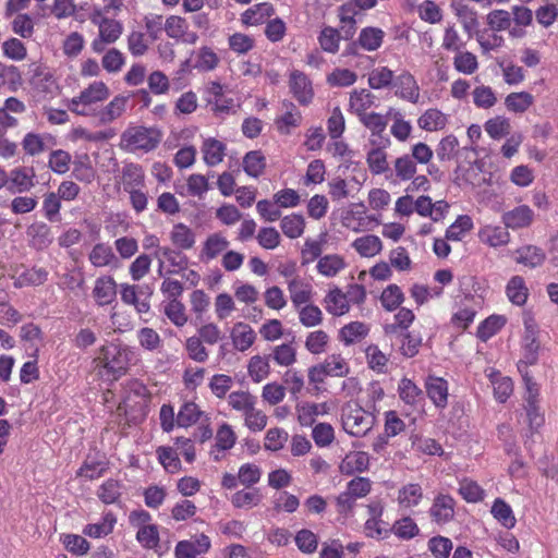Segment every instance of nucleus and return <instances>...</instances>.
Instances as JSON below:
<instances>
[{
	"instance_id": "obj_47",
	"label": "nucleus",
	"mask_w": 558,
	"mask_h": 558,
	"mask_svg": "<svg viewBox=\"0 0 558 558\" xmlns=\"http://www.w3.org/2000/svg\"><path fill=\"white\" fill-rule=\"evenodd\" d=\"M156 457L167 473L177 474L182 470L179 452L174 447L159 446L156 449Z\"/></svg>"
},
{
	"instance_id": "obj_53",
	"label": "nucleus",
	"mask_w": 558,
	"mask_h": 558,
	"mask_svg": "<svg viewBox=\"0 0 558 558\" xmlns=\"http://www.w3.org/2000/svg\"><path fill=\"white\" fill-rule=\"evenodd\" d=\"M219 62V56L213 48L208 46H203L194 52L193 68L197 69L198 71H213L218 66Z\"/></svg>"
},
{
	"instance_id": "obj_51",
	"label": "nucleus",
	"mask_w": 558,
	"mask_h": 558,
	"mask_svg": "<svg viewBox=\"0 0 558 558\" xmlns=\"http://www.w3.org/2000/svg\"><path fill=\"white\" fill-rule=\"evenodd\" d=\"M506 294L512 304L524 305L529 298V289L524 278L521 276L511 277L506 287Z\"/></svg>"
},
{
	"instance_id": "obj_60",
	"label": "nucleus",
	"mask_w": 558,
	"mask_h": 558,
	"mask_svg": "<svg viewBox=\"0 0 558 558\" xmlns=\"http://www.w3.org/2000/svg\"><path fill=\"white\" fill-rule=\"evenodd\" d=\"M230 500L234 508L252 509L262 502L263 495L257 488L241 489L235 492Z\"/></svg>"
},
{
	"instance_id": "obj_5",
	"label": "nucleus",
	"mask_w": 558,
	"mask_h": 558,
	"mask_svg": "<svg viewBox=\"0 0 558 558\" xmlns=\"http://www.w3.org/2000/svg\"><path fill=\"white\" fill-rule=\"evenodd\" d=\"M340 221L342 227L355 232H368L381 223L380 215L369 214L362 202L349 204L342 211Z\"/></svg>"
},
{
	"instance_id": "obj_58",
	"label": "nucleus",
	"mask_w": 558,
	"mask_h": 558,
	"mask_svg": "<svg viewBox=\"0 0 558 558\" xmlns=\"http://www.w3.org/2000/svg\"><path fill=\"white\" fill-rule=\"evenodd\" d=\"M451 8L466 33H471L477 27V12L473 8L462 2H454L451 4Z\"/></svg>"
},
{
	"instance_id": "obj_36",
	"label": "nucleus",
	"mask_w": 558,
	"mask_h": 558,
	"mask_svg": "<svg viewBox=\"0 0 558 558\" xmlns=\"http://www.w3.org/2000/svg\"><path fill=\"white\" fill-rule=\"evenodd\" d=\"M448 124V116L437 108L425 110L417 119L420 129L427 132L441 131Z\"/></svg>"
},
{
	"instance_id": "obj_62",
	"label": "nucleus",
	"mask_w": 558,
	"mask_h": 558,
	"mask_svg": "<svg viewBox=\"0 0 558 558\" xmlns=\"http://www.w3.org/2000/svg\"><path fill=\"white\" fill-rule=\"evenodd\" d=\"M323 364L329 377H347L350 374V364L341 353L327 355Z\"/></svg>"
},
{
	"instance_id": "obj_35",
	"label": "nucleus",
	"mask_w": 558,
	"mask_h": 558,
	"mask_svg": "<svg viewBox=\"0 0 558 558\" xmlns=\"http://www.w3.org/2000/svg\"><path fill=\"white\" fill-rule=\"evenodd\" d=\"M352 248L361 256L371 258L383 251V241L375 234H365L356 238L351 243Z\"/></svg>"
},
{
	"instance_id": "obj_46",
	"label": "nucleus",
	"mask_w": 558,
	"mask_h": 558,
	"mask_svg": "<svg viewBox=\"0 0 558 558\" xmlns=\"http://www.w3.org/2000/svg\"><path fill=\"white\" fill-rule=\"evenodd\" d=\"M73 163L72 175L80 182L92 183L96 177V170L93 167L90 157L84 153L75 156Z\"/></svg>"
},
{
	"instance_id": "obj_54",
	"label": "nucleus",
	"mask_w": 558,
	"mask_h": 558,
	"mask_svg": "<svg viewBox=\"0 0 558 558\" xmlns=\"http://www.w3.org/2000/svg\"><path fill=\"white\" fill-rule=\"evenodd\" d=\"M162 312L175 326L183 327L189 320L185 305L180 300L162 301Z\"/></svg>"
},
{
	"instance_id": "obj_18",
	"label": "nucleus",
	"mask_w": 558,
	"mask_h": 558,
	"mask_svg": "<svg viewBox=\"0 0 558 558\" xmlns=\"http://www.w3.org/2000/svg\"><path fill=\"white\" fill-rule=\"evenodd\" d=\"M89 263L96 268L108 267L110 269H118L121 266L119 257L113 252V248L108 243L95 244L88 253Z\"/></svg>"
},
{
	"instance_id": "obj_48",
	"label": "nucleus",
	"mask_w": 558,
	"mask_h": 558,
	"mask_svg": "<svg viewBox=\"0 0 558 558\" xmlns=\"http://www.w3.org/2000/svg\"><path fill=\"white\" fill-rule=\"evenodd\" d=\"M369 332V327L362 322H351L339 330V340L344 345H351L363 340Z\"/></svg>"
},
{
	"instance_id": "obj_3",
	"label": "nucleus",
	"mask_w": 558,
	"mask_h": 558,
	"mask_svg": "<svg viewBox=\"0 0 558 558\" xmlns=\"http://www.w3.org/2000/svg\"><path fill=\"white\" fill-rule=\"evenodd\" d=\"M109 96L108 85L102 81H94L68 101V109L78 116H90Z\"/></svg>"
},
{
	"instance_id": "obj_40",
	"label": "nucleus",
	"mask_w": 558,
	"mask_h": 558,
	"mask_svg": "<svg viewBox=\"0 0 558 558\" xmlns=\"http://www.w3.org/2000/svg\"><path fill=\"white\" fill-rule=\"evenodd\" d=\"M423 496V488L420 484L408 483L399 488L397 502L402 509H411L420 505Z\"/></svg>"
},
{
	"instance_id": "obj_59",
	"label": "nucleus",
	"mask_w": 558,
	"mask_h": 558,
	"mask_svg": "<svg viewBox=\"0 0 558 558\" xmlns=\"http://www.w3.org/2000/svg\"><path fill=\"white\" fill-rule=\"evenodd\" d=\"M452 63L454 70L464 75L474 74L480 66L476 54L465 49L454 53Z\"/></svg>"
},
{
	"instance_id": "obj_24",
	"label": "nucleus",
	"mask_w": 558,
	"mask_h": 558,
	"mask_svg": "<svg viewBox=\"0 0 558 558\" xmlns=\"http://www.w3.org/2000/svg\"><path fill=\"white\" fill-rule=\"evenodd\" d=\"M366 163L369 172L374 175L387 173L390 168L386 146L376 145L375 142L372 141L371 147L366 151Z\"/></svg>"
},
{
	"instance_id": "obj_28",
	"label": "nucleus",
	"mask_w": 558,
	"mask_h": 558,
	"mask_svg": "<svg viewBox=\"0 0 558 558\" xmlns=\"http://www.w3.org/2000/svg\"><path fill=\"white\" fill-rule=\"evenodd\" d=\"M501 219L508 229L527 228L534 220V211L527 205H520L506 211Z\"/></svg>"
},
{
	"instance_id": "obj_33",
	"label": "nucleus",
	"mask_w": 558,
	"mask_h": 558,
	"mask_svg": "<svg viewBox=\"0 0 558 558\" xmlns=\"http://www.w3.org/2000/svg\"><path fill=\"white\" fill-rule=\"evenodd\" d=\"M376 100V96L368 89H354L350 94L349 109L357 118L366 114Z\"/></svg>"
},
{
	"instance_id": "obj_20",
	"label": "nucleus",
	"mask_w": 558,
	"mask_h": 558,
	"mask_svg": "<svg viewBox=\"0 0 558 558\" xmlns=\"http://www.w3.org/2000/svg\"><path fill=\"white\" fill-rule=\"evenodd\" d=\"M477 236L481 243L493 248L506 246L511 239L508 228L494 225H485L478 229Z\"/></svg>"
},
{
	"instance_id": "obj_49",
	"label": "nucleus",
	"mask_w": 558,
	"mask_h": 558,
	"mask_svg": "<svg viewBox=\"0 0 558 558\" xmlns=\"http://www.w3.org/2000/svg\"><path fill=\"white\" fill-rule=\"evenodd\" d=\"M298 421L302 426H311L316 417L327 412L326 403L301 402L295 408Z\"/></svg>"
},
{
	"instance_id": "obj_41",
	"label": "nucleus",
	"mask_w": 558,
	"mask_h": 558,
	"mask_svg": "<svg viewBox=\"0 0 558 558\" xmlns=\"http://www.w3.org/2000/svg\"><path fill=\"white\" fill-rule=\"evenodd\" d=\"M116 524V514L112 511H107L102 514L100 522L85 525L83 534L92 538L105 537L112 533Z\"/></svg>"
},
{
	"instance_id": "obj_34",
	"label": "nucleus",
	"mask_w": 558,
	"mask_h": 558,
	"mask_svg": "<svg viewBox=\"0 0 558 558\" xmlns=\"http://www.w3.org/2000/svg\"><path fill=\"white\" fill-rule=\"evenodd\" d=\"M52 140L48 133L27 132L22 141L21 146L26 156L35 157L45 153L48 148L47 141Z\"/></svg>"
},
{
	"instance_id": "obj_29",
	"label": "nucleus",
	"mask_w": 558,
	"mask_h": 558,
	"mask_svg": "<svg viewBox=\"0 0 558 558\" xmlns=\"http://www.w3.org/2000/svg\"><path fill=\"white\" fill-rule=\"evenodd\" d=\"M425 389L428 398L439 409L448 404V383L441 377L428 376L425 380Z\"/></svg>"
},
{
	"instance_id": "obj_26",
	"label": "nucleus",
	"mask_w": 558,
	"mask_h": 558,
	"mask_svg": "<svg viewBox=\"0 0 558 558\" xmlns=\"http://www.w3.org/2000/svg\"><path fill=\"white\" fill-rule=\"evenodd\" d=\"M371 464L369 454L365 451H350L341 460L339 471L343 475H353L368 471Z\"/></svg>"
},
{
	"instance_id": "obj_32",
	"label": "nucleus",
	"mask_w": 558,
	"mask_h": 558,
	"mask_svg": "<svg viewBox=\"0 0 558 558\" xmlns=\"http://www.w3.org/2000/svg\"><path fill=\"white\" fill-rule=\"evenodd\" d=\"M416 172V162L409 154H403L393 160L391 173L387 175V178H393L395 181L399 182H407L410 181Z\"/></svg>"
},
{
	"instance_id": "obj_64",
	"label": "nucleus",
	"mask_w": 558,
	"mask_h": 558,
	"mask_svg": "<svg viewBox=\"0 0 558 558\" xmlns=\"http://www.w3.org/2000/svg\"><path fill=\"white\" fill-rule=\"evenodd\" d=\"M329 343V335L325 330L318 329L306 336L304 347L310 353L319 355L327 351Z\"/></svg>"
},
{
	"instance_id": "obj_56",
	"label": "nucleus",
	"mask_w": 558,
	"mask_h": 558,
	"mask_svg": "<svg viewBox=\"0 0 558 558\" xmlns=\"http://www.w3.org/2000/svg\"><path fill=\"white\" fill-rule=\"evenodd\" d=\"M136 338L140 347L145 351L160 352L163 348V340L154 328H140L137 330Z\"/></svg>"
},
{
	"instance_id": "obj_11",
	"label": "nucleus",
	"mask_w": 558,
	"mask_h": 558,
	"mask_svg": "<svg viewBox=\"0 0 558 558\" xmlns=\"http://www.w3.org/2000/svg\"><path fill=\"white\" fill-rule=\"evenodd\" d=\"M165 32L168 37L187 45H194L198 40V35L190 29L186 19L180 15H170L166 19Z\"/></svg>"
},
{
	"instance_id": "obj_2",
	"label": "nucleus",
	"mask_w": 558,
	"mask_h": 558,
	"mask_svg": "<svg viewBox=\"0 0 558 558\" xmlns=\"http://www.w3.org/2000/svg\"><path fill=\"white\" fill-rule=\"evenodd\" d=\"M161 140L162 132L156 126L130 125L121 134L120 146L132 154H146L155 150Z\"/></svg>"
},
{
	"instance_id": "obj_42",
	"label": "nucleus",
	"mask_w": 558,
	"mask_h": 558,
	"mask_svg": "<svg viewBox=\"0 0 558 558\" xmlns=\"http://www.w3.org/2000/svg\"><path fill=\"white\" fill-rule=\"evenodd\" d=\"M324 305L326 311L333 316H341L350 311L348 296L339 288H333L326 294Z\"/></svg>"
},
{
	"instance_id": "obj_39",
	"label": "nucleus",
	"mask_w": 558,
	"mask_h": 558,
	"mask_svg": "<svg viewBox=\"0 0 558 558\" xmlns=\"http://www.w3.org/2000/svg\"><path fill=\"white\" fill-rule=\"evenodd\" d=\"M201 149L204 162L209 167H215L222 162L227 146L221 141L210 137L203 142Z\"/></svg>"
},
{
	"instance_id": "obj_37",
	"label": "nucleus",
	"mask_w": 558,
	"mask_h": 558,
	"mask_svg": "<svg viewBox=\"0 0 558 558\" xmlns=\"http://www.w3.org/2000/svg\"><path fill=\"white\" fill-rule=\"evenodd\" d=\"M345 267V259L339 254L324 255L316 264L317 272L326 278H333L338 276Z\"/></svg>"
},
{
	"instance_id": "obj_9",
	"label": "nucleus",
	"mask_w": 558,
	"mask_h": 558,
	"mask_svg": "<svg viewBox=\"0 0 558 558\" xmlns=\"http://www.w3.org/2000/svg\"><path fill=\"white\" fill-rule=\"evenodd\" d=\"M36 185V173L33 167L19 166L10 170L8 191L12 194L27 193Z\"/></svg>"
},
{
	"instance_id": "obj_17",
	"label": "nucleus",
	"mask_w": 558,
	"mask_h": 558,
	"mask_svg": "<svg viewBox=\"0 0 558 558\" xmlns=\"http://www.w3.org/2000/svg\"><path fill=\"white\" fill-rule=\"evenodd\" d=\"M142 295L143 290L141 286L130 283L120 284L121 301L126 305L133 306L140 315L147 314L150 311V293H148L146 298H142Z\"/></svg>"
},
{
	"instance_id": "obj_6",
	"label": "nucleus",
	"mask_w": 558,
	"mask_h": 558,
	"mask_svg": "<svg viewBox=\"0 0 558 558\" xmlns=\"http://www.w3.org/2000/svg\"><path fill=\"white\" fill-rule=\"evenodd\" d=\"M90 22L98 27V36L92 41L96 53L105 51L108 45L114 44L123 33V24L114 17L89 15Z\"/></svg>"
},
{
	"instance_id": "obj_23",
	"label": "nucleus",
	"mask_w": 558,
	"mask_h": 558,
	"mask_svg": "<svg viewBox=\"0 0 558 558\" xmlns=\"http://www.w3.org/2000/svg\"><path fill=\"white\" fill-rule=\"evenodd\" d=\"M49 272L43 267H22L13 276L15 288L41 286L48 280Z\"/></svg>"
},
{
	"instance_id": "obj_44",
	"label": "nucleus",
	"mask_w": 558,
	"mask_h": 558,
	"mask_svg": "<svg viewBox=\"0 0 558 558\" xmlns=\"http://www.w3.org/2000/svg\"><path fill=\"white\" fill-rule=\"evenodd\" d=\"M476 41L483 56H490L498 52L505 46V38L497 32L484 29L476 34Z\"/></svg>"
},
{
	"instance_id": "obj_12",
	"label": "nucleus",
	"mask_w": 558,
	"mask_h": 558,
	"mask_svg": "<svg viewBox=\"0 0 558 558\" xmlns=\"http://www.w3.org/2000/svg\"><path fill=\"white\" fill-rule=\"evenodd\" d=\"M289 88L296 101L302 106L312 102L314 90L307 75L299 70H293L289 76Z\"/></svg>"
},
{
	"instance_id": "obj_63",
	"label": "nucleus",
	"mask_w": 558,
	"mask_h": 558,
	"mask_svg": "<svg viewBox=\"0 0 558 558\" xmlns=\"http://www.w3.org/2000/svg\"><path fill=\"white\" fill-rule=\"evenodd\" d=\"M298 312L300 323L306 328H313L322 325L324 320V314L322 310L312 304V302L301 305L300 307H294Z\"/></svg>"
},
{
	"instance_id": "obj_15",
	"label": "nucleus",
	"mask_w": 558,
	"mask_h": 558,
	"mask_svg": "<svg viewBox=\"0 0 558 558\" xmlns=\"http://www.w3.org/2000/svg\"><path fill=\"white\" fill-rule=\"evenodd\" d=\"M117 282L112 276L98 277L92 290V296L98 306L112 304L117 299Z\"/></svg>"
},
{
	"instance_id": "obj_43",
	"label": "nucleus",
	"mask_w": 558,
	"mask_h": 558,
	"mask_svg": "<svg viewBox=\"0 0 558 558\" xmlns=\"http://www.w3.org/2000/svg\"><path fill=\"white\" fill-rule=\"evenodd\" d=\"M387 117L392 121L390 126L391 135L399 142H407L411 137L413 130L410 121L405 120L404 116L393 108L388 110Z\"/></svg>"
},
{
	"instance_id": "obj_38",
	"label": "nucleus",
	"mask_w": 558,
	"mask_h": 558,
	"mask_svg": "<svg viewBox=\"0 0 558 558\" xmlns=\"http://www.w3.org/2000/svg\"><path fill=\"white\" fill-rule=\"evenodd\" d=\"M535 102L534 96L525 90L512 92L505 97V108L514 114L525 113Z\"/></svg>"
},
{
	"instance_id": "obj_8",
	"label": "nucleus",
	"mask_w": 558,
	"mask_h": 558,
	"mask_svg": "<svg viewBox=\"0 0 558 558\" xmlns=\"http://www.w3.org/2000/svg\"><path fill=\"white\" fill-rule=\"evenodd\" d=\"M303 121L299 108L290 100H283L279 113L275 119V126L279 134L290 135L296 130Z\"/></svg>"
},
{
	"instance_id": "obj_19",
	"label": "nucleus",
	"mask_w": 558,
	"mask_h": 558,
	"mask_svg": "<svg viewBox=\"0 0 558 558\" xmlns=\"http://www.w3.org/2000/svg\"><path fill=\"white\" fill-rule=\"evenodd\" d=\"M117 182L122 186L124 192L140 186H145V170L140 163L126 162L123 165Z\"/></svg>"
},
{
	"instance_id": "obj_30",
	"label": "nucleus",
	"mask_w": 558,
	"mask_h": 558,
	"mask_svg": "<svg viewBox=\"0 0 558 558\" xmlns=\"http://www.w3.org/2000/svg\"><path fill=\"white\" fill-rule=\"evenodd\" d=\"M275 15V8L269 2L254 4L241 14V23L245 26H257L266 23Z\"/></svg>"
},
{
	"instance_id": "obj_7",
	"label": "nucleus",
	"mask_w": 558,
	"mask_h": 558,
	"mask_svg": "<svg viewBox=\"0 0 558 558\" xmlns=\"http://www.w3.org/2000/svg\"><path fill=\"white\" fill-rule=\"evenodd\" d=\"M523 325L524 331L521 339V347L523 350L522 362L525 365H533L537 362L538 359V327L535 319L531 315H524Z\"/></svg>"
},
{
	"instance_id": "obj_45",
	"label": "nucleus",
	"mask_w": 558,
	"mask_h": 558,
	"mask_svg": "<svg viewBox=\"0 0 558 558\" xmlns=\"http://www.w3.org/2000/svg\"><path fill=\"white\" fill-rule=\"evenodd\" d=\"M171 243L183 251L191 250L195 242V232L186 225L179 222L175 223L170 231Z\"/></svg>"
},
{
	"instance_id": "obj_10",
	"label": "nucleus",
	"mask_w": 558,
	"mask_h": 558,
	"mask_svg": "<svg viewBox=\"0 0 558 558\" xmlns=\"http://www.w3.org/2000/svg\"><path fill=\"white\" fill-rule=\"evenodd\" d=\"M433 522L444 525L451 522L456 513V500L448 494H437L428 510Z\"/></svg>"
},
{
	"instance_id": "obj_57",
	"label": "nucleus",
	"mask_w": 558,
	"mask_h": 558,
	"mask_svg": "<svg viewBox=\"0 0 558 558\" xmlns=\"http://www.w3.org/2000/svg\"><path fill=\"white\" fill-rule=\"evenodd\" d=\"M490 513L506 529L511 530L517 524V519L512 508L501 498H496L493 502Z\"/></svg>"
},
{
	"instance_id": "obj_61",
	"label": "nucleus",
	"mask_w": 558,
	"mask_h": 558,
	"mask_svg": "<svg viewBox=\"0 0 558 558\" xmlns=\"http://www.w3.org/2000/svg\"><path fill=\"white\" fill-rule=\"evenodd\" d=\"M305 219L302 215L290 214L281 218L280 228L282 233L289 239L302 236L305 230Z\"/></svg>"
},
{
	"instance_id": "obj_50",
	"label": "nucleus",
	"mask_w": 558,
	"mask_h": 558,
	"mask_svg": "<svg viewBox=\"0 0 558 558\" xmlns=\"http://www.w3.org/2000/svg\"><path fill=\"white\" fill-rule=\"evenodd\" d=\"M545 257L544 251L534 245H525L514 252V260L531 268L542 265Z\"/></svg>"
},
{
	"instance_id": "obj_25",
	"label": "nucleus",
	"mask_w": 558,
	"mask_h": 558,
	"mask_svg": "<svg viewBox=\"0 0 558 558\" xmlns=\"http://www.w3.org/2000/svg\"><path fill=\"white\" fill-rule=\"evenodd\" d=\"M29 245L38 251L46 250L53 242L51 228L44 221H35L27 227Z\"/></svg>"
},
{
	"instance_id": "obj_22",
	"label": "nucleus",
	"mask_w": 558,
	"mask_h": 558,
	"mask_svg": "<svg viewBox=\"0 0 558 558\" xmlns=\"http://www.w3.org/2000/svg\"><path fill=\"white\" fill-rule=\"evenodd\" d=\"M229 245L230 242L223 232H213L203 242L199 258L203 262L213 260L226 252Z\"/></svg>"
},
{
	"instance_id": "obj_21",
	"label": "nucleus",
	"mask_w": 558,
	"mask_h": 558,
	"mask_svg": "<svg viewBox=\"0 0 558 558\" xmlns=\"http://www.w3.org/2000/svg\"><path fill=\"white\" fill-rule=\"evenodd\" d=\"M109 469V462L104 456L88 454L76 471V476L86 481H94L104 476Z\"/></svg>"
},
{
	"instance_id": "obj_31",
	"label": "nucleus",
	"mask_w": 558,
	"mask_h": 558,
	"mask_svg": "<svg viewBox=\"0 0 558 558\" xmlns=\"http://www.w3.org/2000/svg\"><path fill=\"white\" fill-rule=\"evenodd\" d=\"M124 488L121 480L108 478L98 486L96 495L105 505H117L120 502Z\"/></svg>"
},
{
	"instance_id": "obj_4",
	"label": "nucleus",
	"mask_w": 558,
	"mask_h": 558,
	"mask_svg": "<svg viewBox=\"0 0 558 558\" xmlns=\"http://www.w3.org/2000/svg\"><path fill=\"white\" fill-rule=\"evenodd\" d=\"M342 427L354 437L366 436L376 423V415L359 404L347 403L341 411Z\"/></svg>"
},
{
	"instance_id": "obj_27",
	"label": "nucleus",
	"mask_w": 558,
	"mask_h": 558,
	"mask_svg": "<svg viewBox=\"0 0 558 558\" xmlns=\"http://www.w3.org/2000/svg\"><path fill=\"white\" fill-rule=\"evenodd\" d=\"M232 345L236 351H247L256 341L255 330L244 322L235 323L230 331Z\"/></svg>"
},
{
	"instance_id": "obj_1",
	"label": "nucleus",
	"mask_w": 558,
	"mask_h": 558,
	"mask_svg": "<svg viewBox=\"0 0 558 558\" xmlns=\"http://www.w3.org/2000/svg\"><path fill=\"white\" fill-rule=\"evenodd\" d=\"M136 360L137 355L133 348L111 342L100 348L95 362L97 366L111 374L113 379H118Z\"/></svg>"
},
{
	"instance_id": "obj_52",
	"label": "nucleus",
	"mask_w": 558,
	"mask_h": 558,
	"mask_svg": "<svg viewBox=\"0 0 558 558\" xmlns=\"http://www.w3.org/2000/svg\"><path fill=\"white\" fill-rule=\"evenodd\" d=\"M385 38V32L378 27H365L360 32L357 45L366 51L378 50Z\"/></svg>"
},
{
	"instance_id": "obj_13",
	"label": "nucleus",
	"mask_w": 558,
	"mask_h": 558,
	"mask_svg": "<svg viewBox=\"0 0 558 558\" xmlns=\"http://www.w3.org/2000/svg\"><path fill=\"white\" fill-rule=\"evenodd\" d=\"M392 87L395 95L402 100L417 104L421 97L420 86L409 71H402L395 80Z\"/></svg>"
},
{
	"instance_id": "obj_14",
	"label": "nucleus",
	"mask_w": 558,
	"mask_h": 558,
	"mask_svg": "<svg viewBox=\"0 0 558 558\" xmlns=\"http://www.w3.org/2000/svg\"><path fill=\"white\" fill-rule=\"evenodd\" d=\"M211 547L210 538L205 534H197L192 539L180 541L174 548L175 558H195L206 554Z\"/></svg>"
},
{
	"instance_id": "obj_55",
	"label": "nucleus",
	"mask_w": 558,
	"mask_h": 558,
	"mask_svg": "<svg viewBox=\"0 0 558 558\" xmlns=\"http://www.w3.org/2000/svg\"><path fill=\"white\" fill-rule=\"evenodd\" d=\"M247 374L253 383H262L270 374L269 356L253 355L247 363Z\"/></svg>"
},
{
	"instance_id": "obj_16",
	"label": "nucleus",
	"mask_w": 558,
	"mask_h": 558,
	"mask_svg": "<svg viewBox=\"0 0 558 558\" xmlns=\"http://www.w3.org/2000/svg\"><path fill=\"white\" fill-rule=\"evenodd\" d=\"M287 289L293 307L312 302L315 294L312 283L303 277L287 280Z\"/></svg>"
}]
</instances>
